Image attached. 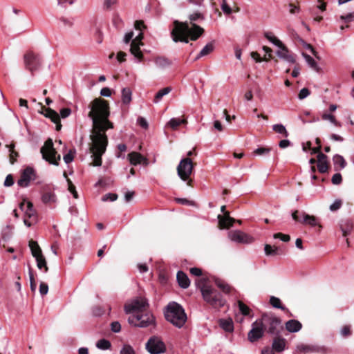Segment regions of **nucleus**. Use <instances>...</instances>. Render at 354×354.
<instances>
[{"mask_svg": "<svg viewBox=\"0 0 354 354\" xmlns=\"http://www.w3.org/2000/svg\"><path fill=\"white\" fill-rule=\"evenodd\" d=\"M91 111L88 116L93 122V129L90 138L91 145L90 151L93 158V166L102 165V156L105 153L108 145L106 130L113 128V124L109 120V104L104 100L95 99L89 106Z\"/></svg>", "mask_w": 354, "mask_h": 354, "instance_id": "obj_1", "label": "nucleus"}, {"mask_svg": "<svg viewBox=\"0 0 354 354\" xmlns=\"http://www.w3.org/2000/svg\"><path fill=\"white\" fill-rule=\"evenodd\" d=\"M204 29L196 24L189 26L187 22L174 21V28L171 32L172 40L174 42L187 44L189 40L196 41L203 35Z\"/></svg>", "mask_w": 354, "mask_h": 354, "instance_id": "obj_2", "label": "nucleus"}, {"mask_svg": "<svg viewBox=\"0 0 354 354\" xmlns=\"http://www.w3.org/2000/svg\"><path fill=\"white\" fill-rule=\"evenodd\" d=\"M197 287L201 290L204 300L214 308H221L225 304L222 295L215 288L207 284L205 279L196 281Z\"/></svg>", "mask_w": 354, "mask_h": 354, "instance_id": "obj_3", "label": "nucleus"}, {"mask_svg": "<svg viewBox=\"0 0 354 354\" xmlns=\"http://www.w3.org/2000/svg\"><path fill=\"white\" fill-rule=\"evenodd\" d=\"M166 319L178 328H181L187 321V315L183 308L176 302H170L165 311Z\"/></svg>", "mask_w": 354, "mask_h": 354, "instance_id": "obj_4", "label": "nucleus"}, {"mask_svg": "<svg viewBox=\"0 0 354 354\" xmlns=\"http://www.w3.org/2000/svg\"><path fill=\"white\" fill-rule=\"evenodd\" d=\"M42 158L49 163L54 165H58L60 160V155L57 156V151L53 147V142L51 139L47 140L44 145L41 148Z\"/></svg>", "mask_w": 354, "mask_h": 354, "instance_id": "obj_5", "label": "nucleus"}, {"mask_svg": "<svg viewBox=\"0 0 354 354\" xmlns=\"http://www.w3.org/2000/svg\"><path fill=\"white\" fill-rule=\"evenodd\" d=\"M129 323L135 326L145 328L153 324L154 317L149 312H143L140 314L132 315L128 319Z\"/></svg>", "mask_w": 354, "mask_h": 354, "instance_id": "obj_6", "label": "nucleus"}, {"mask_svg": "<svg viewBox=\"0 0 354 354\" xmlns=\"http://www.w3.org/2000/svg\"><path fill=\"white\" fill-rule=\"evenodd\" d=\"M261 322H263L264 330L271 335H278L279 333V327L281 325V320L272 315H263Z\"/></svg>", "mask_w": 354, "mask_h": 354, "instance_id": "obj_7", "label": "nucleus"}, {"mask_svg": "<svg viewBox=\"0 0 354 354\" xmlns=\"http://www.w3.org/2000/svg\"><path fill=\"white\" fill-rule=\"evenodd\" d=\"M292 218L301 224L307 225L310 227H315L318 225L319 229L322 228V226L319 224V220L313 215H309L305 212L295 210L292 213Z\"/></svg>", "mask_w": 354, "mask_h": 354, "instance_id": "obj_8", "label": "nucleus"}, {"mask_svg": "<svg viewBox=\"0 0 354 354\" xmlns=\"http://www.w3.org/2000/svg\"><path fill=\"white\" fill-rule=\"evenodd\" d=\"M148 303L146 299L143 297H137L133 299L131 303L125 305L124 310L127 313L136 315L146 311Z\"/></svg>", "mask_w": 354, "mask_h": 354, "instance_id": "obj_9", "label": "nucleus"}, {"mask_svg": "<svg viewBox=\"0 0 354 354\" xmlns=\"http://www.w3.org/2000/svg\"><path fill=\"white\" fill-rule=\"evenodd\" d=\"M71 113V109L70 108H64L60 110V116L54 110L47 108L45 109L44 115L51 120L53 122L56 124V130L59 131L62 128L60 123V117L62 118H66Z\"/></svg>", "mask_w": 354, "mask_h": 354, "instance_id": "obj_10", "label": "nucleus"}, {"mask_svg": "<svg viewBox=\"0 0 354 354\" xmlns=\"http://www.w3.org/2000/svg\"><path fill=\"white\" fill-rule=\"evenodd\" d=\"M146 349L150 354H161L166 351V346L160 337L153 336L146 343Z\"/></svg>", "mask_w": 354, "mask_h": 354, "instance_id": "obj_11", "label": "nucleus"}, {"mask_svg": "<svg viewBox=\"0 0 354 354\" xmlns=\"http://www.w3.org/2000/svg\"><path fill=\"white\" fill-rule=\"evenodd\" d=\"M193 170V163L190 158H183L177 167L178 176L184 181H187Z\"/></svg>", "mask_w": 354, "mask_h": 354, "instance_id": "obj_12", "label": "nucleus"}, {"mask_svg": "<svg viewBox=\"0 0 354 354\" xmlns=\"http://www.w3.org/2000/svg\"><path fill=\"white\" fill-rule=\"evenodd\" d=\"M24 59L26 68L33 75L41 66V61L39 56L32 52H28L24 55Z\"/></svg>", "mask_w": 354, "mask_h": 354, "instance_id": "obj_13", "label": "nucleus"}, {"mask_svg": "<svg viewBox=\"0 0 354 354\" xmlns=\"http://www.w3.org/2000/svg\"><path fill=\"white\" fill-rule=\"evenodd\" d=\"M263 334L264 328L263 326V322L259 319L252 324V328L248 334V337L250 342H254L261 338Z\"/></svg>", "mask_w": 354, "mask_h": 354, "instance_id": "obj_14", "label": "nucleus"}, {"mask_svg": "<svg viewBox=\"0 0 354 354\" xmlns=\"http://www.w3.org/2000/svg\"><path fill=\"white\" fill-rule=\"evenodd\" d=\"M35 170L31 167H26L21 173L20 178L17 180V185L21 187H26L30 185V181L35 180Z\"/></svg>", "mask_w": 354, "mask_h": 354, "instance_id": "obj_15", "label": "nucleus"}, {"mask_svg": "<svg viewBox=\"0 0 354 354\" xmlns=\"http://www.w3.org/2000/svg\"><path fill=\"white\" fill-rule=\"evenodd\" d=\"M228 237L231 241L239 243H250L254 240L252 236L240 230L229 232Z\"/></svg>", "mask_w": 354, "mask_h": 354, "instance_id": "obj_16", "label": "nucleus"}, {"mask_svg": "<svg viewBox=\"0 0 354 354\" xmlns=\"http://www.w3.org/2000/svg\"><path fill=\"white\" fill-rule=\"evenodd\" d=\"M279 49L276 52L277 55L288 63L293 64L295 62V56L291 54L287 47L282 43V46H277Z\"/></svg>", "mask_w": 354, "mask_h": 354, "instance_id": "obj_17", "label": "nucleus"}, {"mask_svg": "<svg viewBox=\"0 0 354 354\" xmlns=\"http://www.w3.org/2000/svg\"><path fill=\"white\" fill-rule=\"evenodd\" d=\"M327 156L323 153H319L317 155V169L322 173H326L328 169V163Z\"/></svg>", "mask_w": 354, "mask_h": 354, "instance_id": "obj_18", "label": "nucleus"}, {"mask_svg": "<svg viewBox=\"0 0 354 354\" xmlns=\"http://www.w3.org/2000/svg\"><path fill=\"white\" fill-rule=\"evenodd\" d=\"M19 207L29 218H31L35 215V212L33 209V205L30 201H22L19 203Z\"/></svg>", "mask_w": 354, "mask_h": 354, "instance_id": "obj_19", "label": "nucleus"}, {"mask_svg": "<svg viewBox=\"0 0 354 354\" xmlns=\"http://www.w3.org/2000/svg\"><path fill=\"white\" fill-rule=\"evenodd\" d=\"M218 218L219 225L222 228H229L232 226L233 223L236 221L235 219L229 216L228 212H224V215L223 216L218 215Z\"/></svg>", "mask_w": 354, "mask_h": 354, "instance_id": "obj_20", "label": "nucleus"}, {"mask_svg": "<svg viewBox=\"0 0 354 354\" xmlns=\"http://www.w3.org/2000/svg\"><path fill=\"white\" fill-rule=\"evenodd\" d=\"M286 340L283 337H275L273 339L272 348L276 352L281 353L285 350Z\"/></svg>", "mask_w": 354, "mask_h": 354, "instance_id": "obj_21", "label": "nucleus"}, {"mask_svg": "<svg viewBox=\"0 0 354 354\" xmlns=\"http://www.w3.org/2000/svg\"><path fill=\"white\" fill-rule=\"evenodd\" d=\"M353 227V222L349 219L341 221L339 223V228L344 236H346L351 234Z\"/></svg>", "mask_w": 354, "mask_h": 354, "instance_id": "obj_22", "label": "nucleus"}, {"mask_svg": "<svg viewBox=\"0 0 354 354\" xmlns=\"http://www.w3.org/2000/svg\"><path fill=\"white\" fill-rule=\"evenodd\" d=\"M302 328V324L296 319H290L286 323V328L290 333H297Z\"/></svg>", "mask_w": 354, "mask_h": 354, "instance_id": "obj_23", "label": "nucleus"}, {"mask_svg": "<svg viewBox=\"0 0 354 354\" xmlns=\"http://www.w3.org/2000/svg\"><path fill=\"white\" fill-rule=\"evenodd\" d=\"M333 161L335 171L343 169L346 166V162L341 155H335L333 158Z\"/></svg>", "mask_w": 354, "mask_h": 354, "instance_id": "obj_24", "label": "nucleus"}, {"mask_svg": "<svg viewBox=\"0 0 354 354\" xmlns=\"http://www.w3.org/2000/svg\"><path fill=\"white\" fill-rule=\"evenodd\" d=\"M177 281L179 286L183 288H187L190 284V281L185 273L178 271L176 275Z\"/></svg>", "mask_w": 354, "mask_h": 354, "instance_id": "obj_25", "label": "nucleus"}, {"mask_svg": "<svg viewBox=\"0 0 354 354\" xmlns=\"http://www.w3.org/2000/svg\"><path fill=\"white\" fill-rule=\"evenodd\" d=\"M157 68L164 69L171 65V62L165 57H157L153 60Z\"/></svg>", "mask_w": 354, "mask_h": 354, "instance_id": "obj_26", "label": "nucleus"}, {"mask_svg": "<svg viewBox=\"0 0 354 354\" xmlns=\"http://www.w3.org/2000/svg\"><path fill=\"white\" fill-rule=\"evenodd\" d=\"M317 350V346L310 344H299L296 346V352L297 353H310L315 352Z\"/></svg>", "mask_w": 354, "mask_h": 354, "instance_id": "obj_27", "label": "nucleus"}, {"mask_svg": "<svg viewBox=\"0 0 354 354\" xmlns=\"http://www.w3.org/2000/svg\"><path fill=\"white\" fill-rule=\"evenodd\" d=\"M140 44L136 43V40H133L131 44L130 51L135 57L138 58L140 61L143 57L142 53L140 48Z\"/></svg>", "mask_w": 354, "mask_h": 354, "instance_id": "obj_28", "label": "nucleus"}, {"mask_svg": "<svg viewBox=\"0 0 354 354\" xmlns=\"http://www.w3.org/2000/svg\"><path fill=\"white\" fill-rule=\"evenodd\" d=\"M131 164L136 165L140 164L145 158L138 152H131L128 155Z\"/></svg>", "mask_w": 354, "mask_h": 354, "instance_id": "obj_29", "label": "nucleus"}, {"mask_svg": "<svg viewBox=\"0 0 354 354\" xmlns=\"http://www.w3.org/2000/svg\"><path fill=\"white\" fill-rule=\"evenodd\" d=\"M214 41L208 43L200 51L198 55L196 56V59H198L204 56L209 55L214 50Z\"/></svg>", "mask_w": 354, "mask_h": 354, "instance_id": "obj_30", "label": "nucleus"}, {"mask_svg": "<svg viewBox=\"0 0 354 354\" xmlns=\"http://www.w3.org/2000/svg\"><path fill=\"white\" fill-rule=\"evenodd\" d=\"M132 91L129 88H124L122 90V102L124 104H129L132 98Z\"/></svg>", "mask_w": 354, "mask_h": 354, "instance_id": "obj_31", "label": "nucleus"}, {"mask_svg": "<svg viewBox=\"0 0 354 354\" xmlns=\"http://www.w3.org/2000/svg\"><path fill=\"white\" fill-rule=\"evenodd\" d=\"M29 247L30 248L31 253L35 258L42 255L41 250L36 241H30Z\"/></svg>", "mask_w": 354, "mask_h": 354, "instance_id": "obj_32", "label": "nucleus"}, {"mask_svg": "<svg viewBox=\"0 0 354 354\" xmlns=\"http://www.w3.org/2000/svg\"><path fill=\"white\" fill-rule=\"evenodd\" d=\"M302 55H303V57L305 59L306 62L308 64V66L310 68H312L313 70H315L316 71H319V68L317 65V63L315 62V60L312 57H310V55H308L306 53H303Z\"/></svg>", "mask_w": 354, "mask_h": 354, "instance_id": "obj_33", "label": "nucleus"}, {"mask_svg": "<svg viewBox=\"0 0 354 354\" xmlns=\"http://www.w3.org/2000/svg\"><path fill=\"white\" fill-rule=\"evenodd\" d=\"M220 326L225 331L231 332L233 330V322L231 319H221Z\"/></svg>", "mask_w": 354, "mask_h": 354, "instance_id": "obj_34", "label": "nucleus"}, {"mask_svg": "<svg viewBox=\"0 0 354 354\" xmlns=\"http://www.w3.org/2000/svg\"><path fill=\"white\" fill-rule=\"evenodd\" d=\"M37 261V266L39 269H42L44 268V272H47L48 270V268L46 265V261L45 257L42 255L39 256L38 257H35Z\"/></svg>", "mask_w": 354, "mask_h": 354, "instance_id": "obj_35", "label": "nucleus"}, {"mask_svg": "<svg viewBox=\"0 0 354 354\" xmlns=\"http://www.w3.org/2000/svg\"><path fill=\"white\" fill-rule=\"evenodd\" d=\"M272 130L276 133L282 134L284 137L288 136V132L287 131L285 126L281 124H277L272 126Z\"/></svg>", "mask_w": 354, "mask_h": 354, "instance_id": "obj_36", "label": "nucleus"}, {"mask_svg": "<svg viewBox=\"0 0 354 354\" xmlns=\"http://www.w3.org/2000/svg\"><path fill=\"white\" fill-rule=\"evenodd\" d=\"M171 91L170 87H165L161 90H160L155 95L154 102H158L163 96L168 94Z\"/></svg>", "mask_w": 354, "mask_h": 354, "instance_id": "obj_37", "label": "nucleus"}, {"mask_svg": "<svg viewBox=\"0 0 354 354\" xmlns=\"http://www.w3.org/2000/svg\"><path fill=\"white\" fill-rule=\"evenodd\" d=\"M264 36L266 39H268L270 42H272L274 45L277 46H282V42L275 37L272 32H265Z\"/></svg>", "mask_w": 354, "mask_h": 354, "instance_id": "obj_38", "label": "nucleus"}, {"mask_svg": "<svg viewBox=\"0 0 354 354\" xmlns=\"http://www.w3.org/2000/svg\"><path fill=\"white\" fill-rule=\"evenodd\" d=\"M186 122L185 119L181 118H171L168 122V125L170 126L173 129H176L178 127H179L181 124H184Z\"/></svg>", "mask_w": 354, "mask_h": 354, "instance_id": "obj_39", "label": "nucleus"}, {"mask_svg": "<svg viewBox=\"0 0 354 354\" xmlns=\"http://www.w3.org/2000/svg\"><path fill=\"white\" fill-rule=\"evenodd\" d=\"M270 303L275 308H279L283 310L286 309L285 306L281 305V300L278 297L274 296L270 297Z\"/></svg>", "mask_w": 354, "mask_h": 354, "instance_id": "obj_40", "label": "nucleus"}, {"mask_svg": "<svg viewBox=\"0 0 354 354\" xmlns=\"http://www.w3.org/2000/svg\"><path fill=\"white\" fill-rule=\"evenodd\" d=\"M322 118L324 120H329L331 123H333L336 127H341L340 122L337 121V120L335 119V118L333 115L328 114V113H324L322 115Z\"/></svg>", "mask_w": 354, "mask_h": 354, "instance_id": "obj_41", "label": "nucleus"}, {"mask_svg": "<svg viewBox=\"0 0 354 354\" xmlns=\"http://www.w3.org/2000/svg\"><path fill=\"white\" fill-rule=\"evenodd\" d=\"M96 346L100 349L106 350L111 346V344L109 340L105 339H101L99 341H97Z\"/></svg>", "mask_w": 354, "mask_h": 354, "instance_id": "obj_42", "label": "nucleus"}, {"mask_svg": "<svg viewBox=\"0 0 354 354\" xmlns=\"http://www.w3.org/2000/svg\"><path fill=\"white\" fill-rule=\"evenodd\" d=\"M6 147L10 148V161L11 164H13L16 161V158L18 156L17 152L14 150L15 145L11 144L10 145H7Z\"/></svg>", "mask_w": 354, "mask_h": 354, "instance_id": "obj_43", "label": "nucleus"}, {"mask_svg": "<svg viewBox=\"0 0 354 354\" xmlns=\"http://www.w3.org/2000/svg\"><path fill=\"white\" fill-rule=\"evenodd\" d=\"M278 248H273L270 245L266 244L264 247V251L266 255H276L277 254Z\"/></svg>", "mask_w": 354, "mask_h": 354, "instance_id": "obj_44", "label": "nucleus"}, {"mask_svg": "<svg viewBox=\"0 0 354 354\" xmlns=\"http://www.w3.org/2000/svg\"><path fill=\"white\" fill-rule=\"evenodd\" d=\"M271 151L269 147H259L254 151V154L257 156H266L268 155Z\"/></svg>", "mask_w": 354, "mask_h": 354, "instance_id": "obj_45", "label": "nucleus"}, {"mask_svg": "<svg viewBox=\"0 0 354 354\" xmlns=\"http://www.w3.org/2000/svg\"><path fill=\"white\" fill-rule=\"evenodd\" d=\"M12 229H13V227L11 225H6L3 229V230H2V238L4 240H6L7 239H8L10 236Z\"/></svg>", "mask_w": 354, "mask_h": 354, "instance_id": "obj_46", "label": "nucleus"}, {"mask_svg": "<svg viewBox=\"0 0 354 354\" xmlns=\"http://www.w3.org/2000/svg\"><path fill=\"white\" fill-rule=\"evenodd\" d=\"M238 306L239 310L243 315H248L250 313V308L245 304H244L242 301H238Z\"/></svg>", "mask_w": 354, "mask_h": 354, "instance_id": "obj_47", "label": "nucleus"}, {"mask_svg": "<svg viewBox=\"0 0 354 354\" xmlns=\"http://www.w3.org/2000/svg\"><path fill=\"white\" fill-rule=\"evenodd\" d=\"M339 19L345 23H351L354 21V12H350L346 15H341Z\"/></svg>", "mask_w": 354, "mask_h": 354, "instance_id": "obj_48", "label": "nucleus"}, {"mask_svg": "<svg viewBox=\"0 0 354 354\" xmlns=\"http://www.w3.org/2000/svg\"><path fill=\"white\" fill-rule=\"evenodd\" d=\"M59 20L65 28H71L73 25V20L72 18H66L62 17L59 19Z\"/></svg>", "mask_w": 354, "mask_h": 354, "instance_id": "obj_49", "label": "nucleus"}, {"mask_svg": "<svg viewBox=\"0 0 354 354\" xmlns=\"http://www.w3.org/2000/svg\"><path fill=\"white\" fill-rule=\"evenodd\" d=\"M29 278H30V290L32 292H35L36 290V288H37V284H36V282L35 281V278H34V276H33V274L31 271V270L30 269L29 270Z\"/></svg>", "mask_w": 354, "mask_h": 354, "instance_id": "obj_50", "label": "nucleus"}, {"mask_svg": "<svg viewBox=\"0 0 354 354\" xmlns=\"http://www.w3.org/2000/svg\"><path fill=\"white\" fill-rule=\"evenodd\" d=\"M221 8L223 12L226 15H230L232 12V8L228 6L225 0H223Z\"/></svg>", "mask_w": 354, "mask_h": 354, "instance_id": "obj_51", "label": "nucleus"}, {"mask_svg": "<svg viewBox=\"0 0 354 354\" xmlns=\"http://www.w3.org/2000/svg\"><path fill=\"white\" fill-rule=\"evenodd\" d=\"M274 239H280L282 241L288 242L290 241V237L288 234H284L282 233H276L273 235Z\"/></svg>", "mask_w": 354, "mask_h": 354, "instance_id": "obj_52", "label": "nucleus"}, {"mask_svg": "<svg viewBox=\"0 0 354 354\" xmlns=\"http://www.w3.org/2000/svg\"><path fill=\"white\" fill-rule=\"evenodd\" d=\"M310 91L307 88H303L300 90L298 94V98L299 100H304L310 95Z\"/></svg>", "mask_w": 354, "mask_h": 354, "instance_id": "obj_53", "label": "nucleus"}, {"mask_svg": "<svg viewBox=\"0 0 354 354\" xmlns=\"http://www.w3.org/2000/svg\"><path fill=\"white\" fill-rule=\"evenodd\" d=\"M216 283L217 286L219 288H221L224 292H226V293L230 292V287L227 284H226L223 282H221L220 281H216Z\"/></svg>", "mask_w": 354, "mask_h": 354, "instance_id": "obj_54", "label": "nucleus"}, {"mask_svg": "<svg viewBox=\"0 0 354 354\" xmlns=\"http://www.w3.org/2000/svg\"><path fill=\"white\" fill-rule=\"evenodd\" d=\"M120 354H135V352L130 345H124L120 351Z\"/></svg>", "mask_w": 354, "mask_h": 354, "instance_id": "obj_55", "label": "nucleus"}, {"mask_svg": "<svg viewBox=\"0 0 354 354\" xmlns=\"http://www.w3.org/2000/svg\"><path fill=\"white\" fill-rule=\"evenodd\" d=\"M342 177L341 174H339V173L335 174L333 176L332 179H331V181H332L333 184H334V185L340 184L342 183Z\"/></svg>", "mask_w": 354, "mask_h": 354, "instance_id": "obj_56", "label": "nucleus"}, {"mask_svg": "<svg viewBox=\"0 0 354 354\" xmlns=\"http://www.w3.org/2000/svg\"><path fill=\"white\" fill-rule=\"evenodd\" d=\"M342 205V201H335V202L330 205V210L331 212H335L340 209Z\"/></svg>", "mask_w": 354, "mask_h": 354, "instance_id": "obj_57", "label": "nucleus"}, {"mask_svg": "<svg viewBox=\"0 0 354 354\" xmlns=\"http://www.w3.org/2000/svg\"><path fill=\"white\" fill-rule=\"evenodd\" d=\"M48 292V286L46 283L41 282L39 285V292L44 296L46 295Z\"/></svg>", "mask_w": 354, "mask_h": 354, "instance_id": "obj_58", "label": "nucleus"}, {"mask_svg": "<svg viewBox=\"0 0 354 354\" xmlns=\"http://www.w3.org/2000/svg\"><path fill=\"white\" fill-rule=\"evenodd\" d=\"M340 333L343 337H348V336L351 335V327L349 326H343L342 328L341 329Z\"/></svg>", "mask_w": 354, "mask_h": 354, "instance_id": "obj_59", "label": "nucleus"}, {"mask_svg": "<svg viewBox=\"0 0 354 354\" xmlns=\"http://www.w3.org/2000/svg\"><path fill=\"white\" fill-rule=\"evenodd\" d=\"M111 330L114 333H118L121 330V325L118 322H113L111 324Z\"/></svg>", "mask_w": 354, "mask_h": 354, "instance_id": "obj_60", "label": "nucleus"}, {"mask_svg": "<svg viewBox=\"0 0 354 354\" xmlns=\"http://www.w3.org/2000/svg\"><path fill=\"white\" fill-rule=\"evenodd\" d=\"M63 158H64V162L66 164H68V163L71 162L73 160V159H74L72 151L70 150L68 153H66V154H65Z\"/></svg>", "mask_w": 354, "mask_h": 354, "instance_id": "obj_61", "label": "nucleus"}, {"mask_svg": "<svg viewBox=\"0 0 354 354\" xmlns=\"http://www.w3.org/2000/svg\"><path fill=\"white\" fill-rule=\"evenodd\" d=\"M137 123L142 128L144 129H147L148 127V122L146 120L145 118H142V117H139L138 119H137Z\"/></svg>", "mask_w": 354, "mask_h": 354, "instance_id": "obj_62", "label": "nucleus"}, {"mask_svg": "<svg viewBox=\"0 0 354 354\" xmlns=\"http://www.w3.org/2000/svg\"><path fill=\"white\" fill-rule=\"evenodd\" d=\"M13 183H14V180H13L12 176L11 174H8L6 177V179L4 181V185L6 187H10V186L12 185Z\"/></svg>", "mask_w": 354, "mask_h": 354, "instance_id": "obj_63", "label": "nucleus"}, {"mask_svg": "<svg viewBox=\"0 0 354 354\" xmlns=\"http://www.w3.org/2000/svg\"><path fill=\"white\" fill-rule=\"evenodd\" d=\"M100 95L104 97H110L111 95V91L109 88L104 87L101 89Z\"/></svg>", "mask_w": 354, "mask_h": 354, "instance_id": "obj_64", "label": "nucleus"}]
</instances>
